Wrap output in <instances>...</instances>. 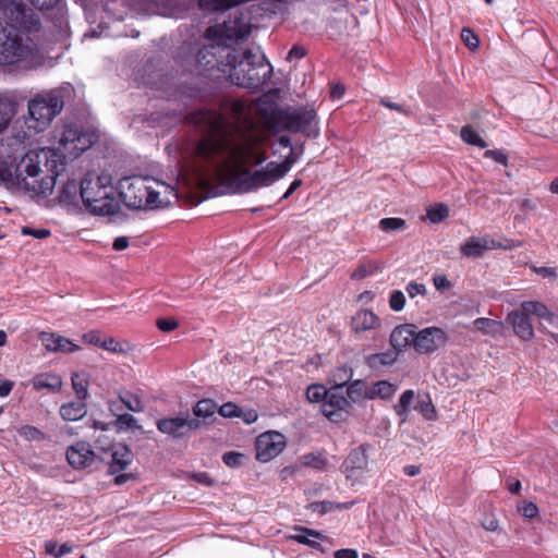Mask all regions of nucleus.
I'll return each mask as SVG.
<instances>
[{"label": "nucleus", "mask_w": 558, "mask_h": 558, "mask_svg": "<svg viewBox=\"0 0 558 558\" xmlns=\"http://www.w3.org/2000/svg\"><path fill=\"white\" fill-rule=\"evenodd\" d=\"M14 387V381L3 378L0 374V397H8Z\"/></svg>", "instance_id": "680f3d73"}, {"label": "nucleus", "mask_w": 558, "mask_h": 558, "mask_svg": "<svg viewBox=\"0 0 558 558\" xmlns=\"http://www.w3.org/2000/svg\"><path fill=\"white\" fill-rule=\"evenodd\" d=\"M191 478L205 486L214 485V480L206 472L193 473Z\"/></svg>", "instance_id": "0e129e2a"}, {"label": "nucleus", "mask_w": 558, "mask_h": 558, "mask_svg": "<svg viewBox=\"0 0 558 558\" xmlns=\"http://www.w3.org/2000/svg\"><path fill=\"white\" fill-rule=\"evenodd\" d=\"M76 143L58 142L52 148L28 150L16 162L17 157L12 154L13 143L0 142V182L7 189L50 195L65 165L90 147L86 142H82V146Z\"/></svg>", "instance_id": "f03ea898"}, {"label": "nucleus", "mask_w": 558, "mask_h": 558, "mask_svg": "<svg viewBox=\"0 0 558 558\" xmlns=\"http://www.w3.org/2000/svg\"><path fill=\"white\" fill-rule=\"evenodd\" d=\"M2 12L9 20L3 26H14L26 35L40 29L41 24L39 17L32 9L27 8L22 0H14Z\"/></svg>", "instance_id": "f8f14e48"}, {"label": "nucleus", "mask_w": 558, "mask_h": 558, "mask_svg": "<svg viewBox=\"0 0 558 558\" xmlns=\"http://www.w3.org/2000/svg\"><path fill=\"white\" fill-rule=\"evenodd\" d=\"M199 426V420L190 418L189 415L162 417L157 421L158 430L173 438L184 437L186 433L193 429H197Z\"/></svg>", "instance_id": "2eb2a0df"}, {"label": "nucleus", "mask_w": 558, "mask_h": 558, "mask_svg": "<svg viewBox=\"0 0 558 558\" xmlns=\"http://www.w3.org/2000/svg\"><path fill=\"white\" fill-rule=\"evenodd\" d=\"M475 328L485 333V335H494L496 332V328L501 327V322L493 320L489 318L481 317L476 318L473 322Z\"/></svg>", "instance_id": "37998d69"}, {"label": "nucleus", "mask_w": 558, "mask_h": 558, "mask_svg": "<svg viewBox=\"0 0 558 558\" xmlns=\"http://www.w3.org/2000/svg\"><path fill=\"white\" fill-rule=\"evenodd\" d=\"M22 233L24 235H32L37 239H45L50 235V231L48 229H34L31 227H23Z\"/></svg>", "instance_id": "bf43d9fd"}, {"label": "nucleus", "mask_w": 558, "mask_h": 558, "mask_svg": "<svg viewBox=\"0 0 558 558\" xmlns=\"http://www.w3.org/2000/svg\"><path fill=\"white\" fill-rule=\"evenodd\" d=\"M116 425L120 430L141 428L137 420L132 414L128 413L118 415Z\"/></svg>", "instance_id": "49530a36"}, {"label": "nucleus", "mask_w": 558, "mask_h": 558, "mask_svg": "<svg viewBox=\"0 0 558 558\" xmlns=\"http://www.w3.org/2000/svg\"><path fill=\"white\" fill-rule=\"evenodd\" d=\"M124 407L135 413H141L145 409L142 398L137 393L125 391L119 396Z\"/></svg>", "instance_id": "72a5a7b5"}, {"label": "nucleus", "mask_w": 558, "mask_h": 558, "mask_svg": "<svg viewBox=\"0 0 558 558\" xmlns=\"http://www.w3.org/2000/svg\"><path fill=\"white\" fill-rule=\"evenodd\" d=\"M368 465L367 448L361 446L351 452V471L365 470Z\"/></svg>", "instance_id": "4c0bfd02"}, {"label": "nucleus", "mask_w": 558, "mask_h": 558, "mask_svg": "<svg viewBox=\"0 0 558 558\" xmlns=\"http://www.w3.org/2000/svg\"><path fill=\"white\" fill-rule=\"evenodd\" d=\"M116 189L112 185V178L107 173L94 174L88 173L81 181V198L85 206L88 205V198H98L112 194Z\"/></svg>", "instance_id": "ddd939ff"}, {"label": "nucleus", "mask_w": 558, "mask_h": 558, "mask_svg": "<svg viewBox=\"0 0 558 558\" xmlns=\"http://www.w3.org/2000/svg\"><path fill=\"white\" fill-rule=\"evenodd\" d=\"M284 446V437L280 433H264L256 440V459L264 463L268 462L280 454Z\"/></svg>", "instance_id": "dca6fc26"}, {"label": "nucleus", "mask_w": 558, "mask_h": 558, "mask_svg": "<svg viewBox=\"0 0 558 558\" xmlns=\"http://www.w3.org/2000/svg\"><path fill=\"white\" fill-rule=\"evenodd\" d=\"M35 45L28 35L0 21V65H14L34 54Z\"/></svg>", "instance_id": "1a4fd4ad"}, {"label": "nucleus", "mask_w": 558, "mask_h": 558, "mask_svg": "<svg viewBox=\"0 0 558 558\" xmlns=\"http://www.w3.org/2000/svg\"><path fill=\"white\" fill-rule=\"evenodd\" d=\"M15 102L5 96L0 95V133L4 131L15 114Z\"/></svg>", "instance_id": "7c9ffc66"}, {"label": "nucleus", "mask_w": 558, "mask_h": 558, "mask_svg": "<svg viewBox=\"0 0 558 558\" xmlns=\"http://www.w3.org/2000/svg\"><path fill=\"white\" fill-rule=\"evenodd\" d=\"M94 459L95 453L86 441H77L66 450V460L74 469H85L93 463Z\"/></svg>", "instance_id": "a211bd4d"}, {"label": "nucleus", "mask_w": 558, "mask_h": 558, "mask_svg": "<svg viewBox=\"0 0 558 558\" xmlns=\"http://www.w3.org/2000/svg\"><path fill=\"white\" fill-rule=\"evenodd\" d=\"M349 386L348 379L341 384L332 386L329 390L319 384H313L306 389V398L310 402H320L327 399L322 404L323 414L331 422H340L345 420L349 411Z\"/></svg>", "instance_id": "0eeeda50"}, {"label": "nucleus", "mask_w": 558, "mask_h": 558, "mask_svg": "<svg viewBox=\"0 0 558 558\" xmlns=\"http://www.w3.org/2000/svg\"><path fill=\"white\" fill-rule=\"evenodd\" d=\"M416 327L413 324L396 326L390 333V344L396 351L413 345L415 348Z\"/></svg>", "instance_id": "412c9836"}, {"label": "nucleus", "mask_w": 558, "mask_h": 558, "mask_svg": "<svg viewBox=\"0 0 558 558\" xmlns=\"http://www.w3.org/2000/svg\"><path fill=\"white\" fill-rule=\"evenodd\" d=\"M405 294L401 290H392L389 294V307L393 312H401L405 306Z\"/></svg>", "instance_id": "a18cd8bd"}, {"label": "nucleus", "mask_w": 558, "mask_h": 558, "mask_svg": "<svg viewBox=\"0 0 558 558\" xmlns=\"http://www.w3.org/2000/svg\"><path fill=\"white\" fill-rule=\"evenodd\" d=\"M156 325L159 330L170 332L178 327V322L173 318H158Z\"/></svg>", "instance_id": "6e6d98bb"}, {"label": "nucleus", "mask_w": 558, "mask_h": 558, "mask_svg": "<svg viewBox=\"0 0 558 558\" xmlns=\"http://www.w3.org/2000/svg\"><path fill=\"white\" fill-rule=\"evenodd\" d=\"M226 66L233 84L253 90L262 89L272 75V66L259 49H246L239 61L228 52Z\"/></svg>", "instance_id": "39448f33"}, {"label": "nucleus", "mask_w": 558, "mask_h": 558, "mask_svg": "<svg viewBox=\"0 0 558 558\" xmlns=\"http://www.w3.org/2000/svg\"><path fill=\"white\" fill-rule=\"evenodd\" d=\"M379 104L381 106H384L390 110H395L403 116H407V117L413 116V111L411 110V108L409 106H407L405 104L393 102L388 97L380 98Z\"/></svg>", "instance_id": "de8ad7c7"}, {"label": "nucleus", "mask_w": 558, "mask_h": 558, "mask_svg": "<svg viewBox=\"0 0 558 558\" xmlns=\"http://www.w3.org/2000/svg\"><path fill=\"white\" fill-rule=\"evenodd\" d=\"M16 432L26 441H43L49 439L45 433L32 425H22L16 428Z\"/></svg>", "instance_id": "c9c22d12"}, {"label": "nucleus", "mask_w": 558, "mask_h": 558, "mask_svg": "<svg viewBox=\"0 0 558 558\" xmlns=\"http://www.w3.org/2000/svg\"><path fill=\"white\" fill-rule=\"evenodd\" d=\"M282 161H267L263 142H170L166 151L181 170L217 181L235 193H252L282 179L303 154L301 142H276Z\"/></svg>", "instance_id": "f257e3e1"}, {"label": "nucleus", "mask_w": 558, "mask_h": 558, "mask_svg": "<svg viewBox=\"0 0 558 558\" xmlns=\"http://www.w3.org/2000/svg\"><path fill=\"white\" fill-rule=\"evenodd\" d=\"M381 327V319L372 310L361 308L351 316V329L356 333L376 331Z\"/></svg>", "instance_id": "6ab92c4d"}, {"label": "nucleus", "mask_w": 558, "mask_h": 558, "mask_svg": "<svg viewBox=\"0 0 558 558\" xmlns=\"http://www.w3.org/2000/svg\"><path fill=\"white\" fill-rule=\"evenodd\" d=\"M244 454L240 452L229 451L222 456V461L230 468H236L241 465Z\"/></svg>", "instance_id": "603ef678"}, {"label": "nucleus", "mask_w": 558, "mask_h": 558, "mask_svg": "<svg viewBox=\"0 0 558 558\" xmlns=\"http://www.w3.org/2000/svg\"><path fill=\"white\" fill-rule=\"evenodd\" d=\"M405 291L411 299H414L417 295L424 296L427 293L425 284L416 281H410L405 286Z\"/></svg>", "instance_id": "3c124183"}, {"label": "nucleus", "mask_w": 558, "mask_h": 558, "mask_svg": "<svg viewBox=\"0 0 558 558\" xmlns=\"http://www.w3.org/2000/svg\"><path fill=\"white\" fill-rule=\"evenodd\" d=\"M397 354L392 351H386L381 353H376L367 356L366 363L371 367H379V366H386L391 365L396 362Z\"/></svg>", "instance_id": "e433bc0d"}, {"label": "nucleus", "mask_w": 558, "mask_h": 558, "mask_svg": "<svg viewBox=\"0 0 558 558\" xmlns=\"http://www.w3.org/2000/svg\"><path fill=\"white\" fill-rule=\"evenodd\" d=\"M380 230L385 232L402 231L407 228V221L399 217L383 218L378 223Z\"/></svg>", "instance_id": "ea45409f"}, {"label": "nucleus", "mask_w": 558, "mask_h": 558, "mask_svg": "<svg viewBox=\"0 0 558 558\" xmlns=\"http://www.w3.org/2000/svg\"><path fill=\"white\" fill-rule=\"evenodd\" d=\"M218 412L223 417L241 416L242 410L234 403L228 402L218 408Z\"/></svg>", "instance_id": "864d4df0"}, {"label": "nucleus", "mask_w": 558, "mask_h": 558, "mask_svg": "<svg viewBox=\"0 0 558 558\" xmlns=\"http://www.w3.org/2000/svg\"><path fill=\"white\" fill-rule=\"evenodd\" d=\"M484 156L486 158H490L493 159L494 161L500 163V165H504L506 166L507 165V161H508V157L507 155L500 150V149H495V150H486L484 153Z\"/></svg>", "instance_id": "13d9d810"}, {"label": "nucleus", "mask_w": 558, "mask_h": 558, "mask_svg": "<svg viewBox=\"0 0 558 558\" xmlns=\"http://www.w3.org/2000/svg\"><path fill=\"white\" fill-rule=\"evenodd\" d=\"M87 413L84 400L72 401L63 404L60 408V415L65 421H78L83 418Z\"/></svg>", "instance_id": "bb28decb"}, {"label": "nucleus", "mask_w": 558, "mask_h": 558, "mask_svg": "<svg viewBox=\"0 0 558 558\" xmlns=\"http://www.w3.org/2000/svg\"><path fill=\"white\" fill-rule=\"evenodd\" d=\"M532 317L551 322L555 314L545 303L537 300L523 301L519 308L507 314V324L511 326L514 336L523 342H530L535 338Z\"/></svg>", "instance_id": "6e6552de"}, {"label": "nucleus", "mask_w": 558, "mask_h": 558, "mask_svg": "<svg viewBox=\"0 0 558 558\" xmlns=\"http://www.w3.org/2000/svg\"><path fill=\"white\" fill-rule=\"evenodd\" d=\"M185 121L202 133L198 140H229L226 118L217 110L192 111L185 117Z\"/></svg>", "instance_id": "9d476101"}, {"label": "nucleus", "mask_w": 558, "mask_h": 558, "mask_svg": "<svg viewBox=\"0 0 558 558\" xmlns=\"http://www.w3.org/2000/svg\"><path fill=\"white\" fill-rule=\"evenodd\" d=\"M219 47L208 46L201 49L197 53V63L201 66H205V70H214L216 66L219 69L220 62L216 58V50Z\"/></svg>", "instance_id": "c756f323"}, {"label": "nucleus", "mask_w": 558, "mask_h": 558, "mask_svg": "<svg viewBox=\"0 0 558 558\" xmlns=\"http://www.w3.org/2000/svg\"><path fill=\"white\" fill-rule=\"evenodd\" d=\"M293 530L296 533L287 536L288 539L310 546L315 549L320 548L318 541L324 539V535L320 532L301 525L293 526Z\"/></svg>", "instance_id": "5701e85b"}, {"label": "nucleus", "mask_w": 558, "mask_h": 558, "mask_svg": "<svg viewBox=\"0 0 558 558\" xmlns=\"http://www.w3.org/2000/svg\"><path fill=\"white\" fill-rule=\"evenodd\" d=\"M217 411H218L217 403L210 399H204V400L198 401L193 409V412L196 417H204V418L214 415Z\"/></svg>", "instance_id": "58836bf2"}, {"label": "nucleus", "mask_w": 558, "mask_h": 558, "mask_svg": "<svg viewBox=\"0 0 558 558\" xmlns=\"http://www.w3.org/2000/svg\"><path fill=\"white\" fill-rule=\"evenodd\" d=\"M256 118L260 126L274 135L281 132L302 134L308 138L319 135L314 109L281 108L276 101L262 98L257 102Z\"/></svg>", "instance_id": "7ed1b4c3"}, {"label": "nucleus", "mask_w": 558, "mask_h": 558, "mask_svg": "<svg viewBox=\"0 0 558 558\" xmlns=\"http://www.w3.org/2000/svg\"><path fill=\"white\" fill-rule=\"evenodd\" d=\"M39 339L49 352L73 353L80 350L70 339L54 332H41Z\"/></svg>", "instance_id": "4be33fe9"}, {"label": "nucleus", "mask_w": 558, "mask_h": 558, "mask_svg": "<svg viewBox=\"0 0 558 558\" xmlns=\"http://www.w3.org/2000/svg\"><path fill=\"white\" fill-rule=\"evenodd\" d=\"M132 452L125 445H116L111 452V463L109 465V473L117 474L125 470L132 462Z\"/></svg>", "instance_id": "b1692460"}, {"label": "nucleus", "mask_w": 558, "mask_h": 558, "mask_svg": "<svg viewBox=\"0 0 558 558\" xmlns=\"http://www.w3.org/2000/svg\"><path fill=\"white\" fill-rule=\"evenodd\" d=\"M305 54L306 50L303 46L294 45L288 53V60L302 59Z\"/></svg>", "instance_id": "774afa93"}, {"label": "nucleus", "mask_w": 558, "mask_h": 558, "mask_svg": "<svg viewBox=\"0 0 558 558\" xmlns=\"http://www.w3.org/2000/svg\"><path fill=\"white\" fill-rule=\"evenodd\" d=\"M332 507V504L329 501H320V502H313L310 505V509L313 512H317L319 514H325L328 512Z\"/></svg>", "instance_id": "e2e57ef3"}, {"label": "nucleus", "mask_w": 558, "mask_h": 558, "mask_svg": "<svg viewBox=\"0 0 558 558\" xmlns=\"http://www.w3.org/2000/svg\"><path fill=\"white\" fill-rule=\"evenodd\" d=\"M100 348H102L104 350H107V351H111V352L123 351L121 344L118 341H116L113 338L104 339Z\"/></svg>", "instance_id": "052dcab7"}, {"label": "nucleus", "mask_w": 558, "mask_h": 558, "mask_svg": "<svg viewBox=\"0 0 558 558\" xmlns=\"http://www.w3.org/2000/svg\"><path fill=\"white\" fill-rule=\"evenodd\" d=\"M398 386L388 380H378L372 384L371 399L389 401L396 395Z\"/></svg>", "instance_id": "cd10ccee"}, {"label": "nucleus", "mask_w": 558, "mask_h": 558, "mask_svg": "<svg viewBox=\"0 0 558 558\" xmlns=\"http://www.w3.org/2000/svg\"><path fill=\"white\" fill-rule=\"evenodd\" d=\"M83 340L86 343L98 345V347H100L101 342H102L100 333L97 331H89V332L83 335Z\"/></svg>", "instance_id": "338daca9"}, {"label": "nucleus", "mask_w": 558, "mask_h": 558, "mask_svg": "<svg viewBox=\"0 0 558 558\" xmlns=\"http://www.w3.org/2000/svg\"><path fill=\"white\" fill-rule=\"evenodd\" d=\"M461 39L471 50H475L480 46V39L471 28H463L461 31Z\"/></svg>", "instance_id": "8fccbe9b"}, {"label": "nucleus", "mask_w": 558, "mask_h": 558, "mask_svg": "<svg viewBox=\"0 0 558 558\" xmlns=\"http://www.w3.org/2000/svg\"><path fill=\"white\" fill-rule=\"evenodd\" d=\"M450 216V208L445 203H433L426 207L424 219L436 225L445 221Z\"/></svg>", "instance_id": "c85d7f7f"}, {"label": "nucleus", "mask_w": 558, "mask_h": 558, "mask_svg": "<svg viewBox=\"0 0 558 558\" xmlns=\"http://www.w3.org/2000/svg\"><path fill=\"white\" fill-rule=\"evenodd\" d=\"M416 410L426 421H436L438 418L436 408L428 396L417 403Z\"/></svg>", "instance_id": "a19ab883"}, {"label": "nucleus", "mask_w": 558, "mask_h": 558, "mask_svg": "<svg viewBox=\"0 0 558 558\" xmlns=\"http://www.w3.org/2000/svg\"><path fill=\"white\" fill-rule=\"evenodd\" d=\"M119 194L126 207L144 210L167 207L177 196L171 185L149 177L123 179Z\"/></svg>", "instance_id": "20e7f679"}, {"label": "nucleus", "mask_w": 558, "mask_h": 558, "mask_svg": "<svg viewBox=\"0 0 558 558\" xmlns=\"http://www.w3.org/2000/svg\"><path fill=\"white\" fill-rule=\"evenodd\" d=\"M87 210L98 216H111L119 211L120 202L117 197V191L112 194L104 195V197L88 198V205L85 206Z\"/></svg>", "instance_id": "aec40b11"}, {"label": "nucleus", "mask_w": 558, "mask_h": 558, "mask_svg": "<svg viewBox=\"0 0 558 558\" xmlns=\"http://www.w3.org/2000/svg\"><path fill=\"white\" fill-rule=\"evenodd\" d=\"M415 399V392L411 389L405 390L400 396L397 404L395 405V411L399 416H408L411 405L413 404Z\"/></svg>", "instance_id": "f704fd0d"}, {"label": "nucleus", "mask_w": 558, "mask_h": 558, "mask_svg": "<svg viewBox=\"0 0 558 558\" xmlns=\"http://www.w3.org/2000/svg\"><path fill=\"white\" fill-rule=\"evenodd\" d=\"M523 242L513 239L496 240L490 235L470 236L461 245L460 251L466 257H481L486 251L513 250L521 247Z\"/></svg>", "instance_id": "9b49d317"}, {"label": "nucleus", "mask_w": 558, "mask_h": 558, "mask_svg": "<svg viewBox=\"0 0 558 558\" xmlns=\"http://www.w3.org/2000/svg\"><path fill=\"white\" fill-rule=\"evenodd\" d=\"M461 140H482L476 131L470 125H464L460 132Z\"/></svg>", "instance_id": "69168bd1"}, {"label": "nucleus", "mask_w": 558, "mask_h": 558, "mask_svg": "<svg viewBox=\"0 0 558 558\" xmlns=\"http://www.w3.org/2000/svg\"><path fill=\"white\" fill-rule=\"evenodd\" d=\"M481 525L488 532H496L499 529V521L494 514L488 513L482 519Z\"/></svg>", "instance_id": "5fc2aeb1"}, {"label": "nucleus", "mask_w": 558, "mask_h": 558, "mask_svg": "<svg viewBox=\"0 0 558 558\" xmlns=\"http://www.w3.org/2000/svg\"><path fill=\"white\" fill-rule=\"evenodd\" d=\"M518 512L525 519L532 520L538 515V507L530 500H522L517 506Z\"/></svg>", "instance_id": "c03bdc74"}, {"label": "nucleus", "mask_w": 558, "mask_h": 558, "mask_svg": "<svg viewBox=\"0 0 558 558\" xmlns=\"http://www.w3.org/2000/svg\"><path fill=\"white\" fill-rule=\"evenodd\" d=\"M372 384L364 380L351 381V402L371 399Z\"/></svg>", "instance_id": "2f4dec72"}, {"label": "nucleus", "mask_w": 558, "mask_h": 558, "mask_svg": "<svg viewBox=\"0 0 558 558\" xmlns=\"http://www.w3.org/2000/svg\"><path fill=\"white\" fill-rule=\"evenodd\" d=\"M378 269L379 266L375 262H365L354 270L352 277L362 279L375 274Z\"/></svg>", "instance_id": "09e8293b"}, {"label": "nucleus", "mask_w": 558, "mask_h": 558, "mask_svg": "<svg viewBox=\"0 0 558 558\" xmlns=\"http://www.w3.org/2000/svg\"><path fill=\"white\" fill-rule=\"evenodd\" d=\"M45 551L54 558H61L72 551V546L68 543L58 545L54 541L49 539L45 542Z\"/></svg>", "instance_id": "79ce46f5"}, {"label": "nucleus", "mask_w": 558, "mask_h": 558, "mask_svg": "<svg viewBox=\"0 0 558 558\" xmlns=\"http://www.w3.org/2000/svg\"><path fill=\"white\" fill-rule=\"evenodd\" d=\"M449 340L448 333L440 327H426L416 332L415 350L421 354H432L445 347Z\"/></svg>", "instance_id": "4468645a"}, {"label": "nucleus", "mask_w": 558, "mask_h": 558, "mask_svg": "<svg viewBox=\"0 0 558 558\" xmlns=\"http://www.w3.org/2000/svg\"><path fill=\"white\" fill-rule=\"evenodd\" d=\"M81 197V182L75 179H68L61 186L59 202L63 205H73Z\"/></svg>", "instance_id": "393cba45"}, {"label": "nucleus", "mask_w": 558, "mask_h": 558, "mask_svg": "<svg viewBox=\"0 0 558 558\" xmlns=\"http://www.w3.org/2000/svg\"><path fill=\"white\" fill-rule=\"evenodd\" d=\"M64 99L62 93L57 89L40 93L28 101V116L25 125L28 132L39 133L45 131L52 120L62 111ZM32 133L24 132L23 136H14V140H29Z\"/></svg>", "instance_id": "423d86ee"}, {"label": "nucleus", "mask_w": 558, "mask_h": 558, "mask_svg": "<svg viewBox=\"0 0 558 558\" xmlns=\"http://www.w3.org/2000/svg\"><path fill=\"white\" fill-rule=\"evenodd\" d=\"M252 32V25L247 14L240 13L233 19L223 22L218 26L215 33H219L220 37H225L229 40L240 41L250 36Z\"/></svg>", "instance_id": "f3484780"}, {"label": "nucleus", "mask_w": 558, "mask_h": 558, "mask_svg": "<svg viewBox=\"0 0 558 558\" xmlns=\"http://www.w3.org/2000/svg\"><path fill=\"white\" fill-rule=\"evenodd\" d=\"M72 387L80 400H86L88 398V377L84 373H75L72 375Z\"/></svg>", "instance_id": "473e14b6"}, {"label": "nucleus", "mask_w": 558, "mask_h": 558, "mask_svg": "<svg viewBox=\"0 0 558 558\" xmlns=\"http://www.w3.org/2000/svg\"><path fill=\"white\" fill-rule=\"evenodd\" d=\"M433 283L438 291L448 290L452 286L447 276L442 274L435 275L433 277Z\"/></svg>", "instance_id": "4d7b16f0"}, {"label": "nucleus", "mask_w": 558, "mask_h": 558, "mask_svg": "<svg viewBox=\"0 0 558 558\" xmlns=\"http://www.w3.org/2000/svg\"><path fill=\"white\" fill-rule=\"evenodd\" d=\"M32 386L36 390L48 389L59 391L62 387V379L53 373L39 374L32 379Z\"/></svg>", "instance_id": "a878e982"}]
</instances>
